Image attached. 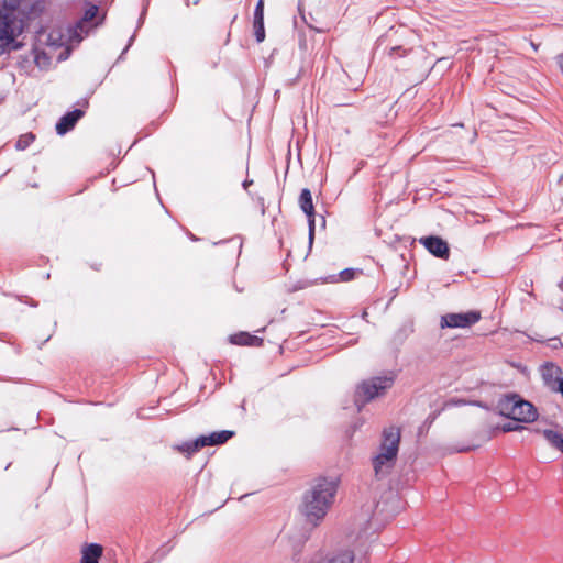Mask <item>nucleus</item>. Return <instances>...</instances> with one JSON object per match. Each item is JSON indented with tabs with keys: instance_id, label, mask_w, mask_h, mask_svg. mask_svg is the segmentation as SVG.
<instances>
[{
	"instance_id": "22",
	"label": "nucleus",
	"mask_w": 563,
	"mask_h": 563,
	"mask_svg": "<svg viewBox=\"0 0 563 563\" xmlns=\"http://www.w3.org/2000/svg\"><path fill=\"white\" fill-rule=\"evenodd\" d=\"M254 21H264V2L258 0L254 10Z\"/></svg>"
},
{
	"instance_id": "12",
	"label": "nucleus",
	"mask_w": 563,
	"mask_h": 563,
	"mask_svg": "<svg viewBox=\"0 0 563 563\" xmlns=\"http://www.w3.org/2000/svg\"><path fill=\"white\" fill-rule=\"evenodd\" d=\"M520 397L516 394H510L501 397L497 402L498 413L508 419L516 416V407Z\"/></svg>"
},
{
	"instance_id": "18",
	"label": "nucleus",
	"mask_w": 563,
	"mask_h": 563,
	"mask_svg": "<svg viewBox=\"0 0 563 563\" xmlns=\"http://www.w3.org/2000/svg\"><path fill=\"white\" fill-rule=\"evenodd\" d=\"M203 445H200V437L194 441L185 442L177 446V450L181 453H187L191 455L192 453L199 451Z\"/></svg>"
},
{
	"instance_id": "3",
	"label": "nucleus",
	"mask_w": 563,
	"mask_h": 563,
	"mask_svg": "<svg viewBox=\"0 0 563 563\" xmlns=\"http://www.w3.org/2000/svg\"><path fill=\"white\" fill-rule=\"evenodd\" d=\"M400 443V429L388 427L383 430L379 452L373 457V467L377 477L386 476L394 467Z\"/></svg>"
},
{
	"instance_id": "10",
	"label": "nucleus",
	"mask_w": 563,
	"mask_h": 563,
	"mask_svg": "<svg viewBox=\"0 0 563 563\" xmlns=\"http://www.w3.org/2000/svg\"><path fill=\"white\" fill-rule=\"evenodd\" d=\"M537 417L538 412L533 405L520 397L516 407V416H514L511 420L518 422H532Z\"/></svg>"
},
{
	"instance_id": "25",
	"label": "nucleus",
	"mask_w": 563,
	"mask_h": 563,
	"mask_svg": "<svg viewBox=\"0 0 563 563\" xmlns=\"http://www.w3.org/2000/svg\"><path fill=\"white\" fill-rule=\"evenodd\" d=\"M556 59H558V64L560 66V69L562 71V74H563V55L558 56Z\"/></svg>"
},
{
	"instance_id": "17",
	"label": "nucleus",
	"mask_w": 563,
	"mask_h": 563,
	"mask_svg": "<svg viewBox=\"0 0 563 563\" xmlns=\"http://www.w3.org/2000/svg\"><path fill=\"white\" fill-rule=\"evenodd\" d=\"M51 56L38 48L34 49V63L41 69H46L51 65Z\"/></svg>"
},
{
	"instance_id": "26",
	"label": "nucleus",
	"mask_w": 563,
	"mask_h": 563,
	"mask_svg": "<svg viewBox=\"0 0 563 563\" xmlns=\"http://www.w3.org/2000/svg\"><path fill=\"white\" fill-rule=\"evenodd\" d=\"M475 449V446H467V448H462V449H459L460 452H465V451H470V450H473Z\"/></svg>"
},
{
	"instance_id": "5",
	"label": "nucleus",
	"mask_w": 563,
	"mask_h": 563,
	"mask_svg": "<svg viewBox=\"0 0 563 563\" xmlns=\"http://www.w3.org/2000/svg\"><path fill=\"white\" fill-rule=\"evenodd\" d=\"M394 380L393 375H384L362 382L357 386L354 399L358 410H361L366 402L384 395L387 389L391 388Z\"/></svg>"
},
{
	"instance_id": "14",
	"label": "nucleus",
	"mask_w": 563,
	"mask_h": 563,
	"mask_svg": "<svg viewBox=\"0 0 563 563\" xmlns=\"http://www.w3.org/2000/svg\"><path fill=\"white\" fill-rule=\"evenodd\" d=\"M102 547L97 543H91L82 549V556L80 563H99L102 555Z\"/></svg>"
},
{
	"instance_id": "20",
	"label": "nucleus",
	"mask_w": 563,
	"mask_h": 563,
	"mask_svg": "<svg viewBox=\"0 0 563 563\" xmlns=\"http://www.w3.org/2000/svg\"><path fill=\"white\" fill-rule=\"evenodd\" d=\"M254 35L257 43H262L265 40L264 21H253Z\"/></svg>"
},
{
	"instance_id": "16",
	"label": "nucleus",
	"mask_w": 563,
	"mask_h": 563,
	"mask_svg": "<svg viewBox=\"0 0 563 563\" xmlns=\"http://www.w3.org/2000/svg\"><path fill=\"white\" fill-rule=\"evenodd\" d=\"M543 437L555 449L563 452V435L554 430H544Z\"/></svg>"
},
{
	"instance_id": "7",
	"label": "nucleus",
	"mask_w": 563,
	"mask_h": 563,
	"mask_svg": "<svg viewBox=\"0 0 563 563\" xmlns=\"http://www.w3.org/2000/svg\"><path fill=\"white\" fill-rule=\"evenodd\" d=\"M541 376L544 385L563 397V372L553 363H545L541 367Z\"/></svg>"
},
{
	"instance_id": "6",
	"label": "nucleus",
	"mask_w": 563,
	"mask_h": 563,
	"mask_svg": "<svg viewBox=\"0 0 563 563\" xmlns=\"http://www.w3.org/2000/svg\"><path fill=\"white\" fill-rule=\"evenodd\" d=\"M481 320V312L471 310L460 313H448L441 317L440 325L444 328H470Z\"/></svg>"
},
{
	"instance_id": "2",
	"label": "nucleus",
	"mask_w": 563,
	"mask_h": 563,
	"mask_svg": "<svg viewBox=\"0 0 563 563\" xmlns=\"http://www.w3.org/2000/svg\"><path fill=\"white\" fill-rule=\"evenodd\" d=\"M98 7L95 4H90L82 18L76 22L73 26H67L66 29H53L47 34L46 43L53 47H70L73 45L79 44L84 36L89 33L91 29L98 25V22H93L98 14Z\"/></svg>"
},
{
	"instance_id": "15",
	"label": "nucleus",
	"mask_w": 563,
	"mask_h": 563,
	"mask_svg": "<svg viewBox=\"0 0 563 563\" xmlns=\"http://www.w3.org/2000/svg\"><path fill=\"white\" fill-rule=\"evenodd\" d=\"M231 342L238 345H261L263 340L258 336L241 332L231 336Z\"/></svg>"
},
{
	"instance_id": "13",
	"label": "nucleus",
	"mask_w": 563,
	"mask_h": 563,
	"mask_svg": "<svg viewBox=\"0 0 563 563\" xmlns=\"http://www.w3.org/2000/svg\"><path fill=\"white\" fill-rule=\"evenodd\" d=\"M233 437L232 431H219V432H212L209 435H201L200 437V445L208 446V445H218L227 442L230 438Z\"/></svg>"
},
{
	"instance_id": "1",
	"label": "nucleus",
	"mask_w": 563,
	"mask_h": 563,
	"mask_svg": "<svg viewBox=\"0 0 563 563\" xmlns=\"http://www.w3.org/2000/svg\"><path fill=\"white\" fill-rule=\"evenodd\" d=\"M339 487L336 478L320 477L305 493L301 511L306 520L318 526L332 507Z\"/></svg>"
},
{
	"instance_id": "9",
	"label": "nucleus",
	"mask_w": 563,
	"mask_h": 563,
	"mask_svg": "<svg viewBox=\"0 0 563 563\" xmlns=\"http://www.w3.org/2000/svg\"><path fill=\"white\" fill-rule=\"evenodd\" d=\"M419 242L434 256L448 260L450 249L448 243L439 236H424Z\"/></svg>"
},
{
	"instance_id": "24",
	"label": "nucleus",
	"mask_w": 563,
	"mask_h": 563,
	"mask_svg": "<svg viewBox=\"0 0 563 563\" xmlns=\"http://www.w3.org/2000/svg\"><path fill=\"white\" fill-rule=\"evenodd\" d=\"M354 275H355V271L354 269H350V268L343 269L340 273L341 279L343 282H349V280L353 279Z\"/></svg>"
},
{
	"instance_id": "27",
	"label": "nucleus",
	"mask_w": 563,
	"mask_h": 563,
	"mask_svg": "<svg viewBox=\"0 0 563 563\" xmlns=\"http://www.w3.org/2000/svg\"><path fill=\"white\" fill-rule=\"evenodd\" d=\"M399 49H400V46L393 47L391 51H390V55L395 54Z\"/></svg>"
},
{
	"instance_id": "4",
	"label": "nucleus",
	"mask_w": 563,
	"mask_h": 563,
	"mask_svg": "<svg viewBox=\"0 0 563 563\" xmlns=\"http://www.w3.org/2000/svg\"><path fill=\"white\" fill-rule=\"evenodd\" d=\"M19 0H2L0 5V52H5L23 31Z\"/></svg>"
},
{
	"instance_id": "19",
	"label": "nucleus",
	"mask_w": 563,
	"mask_h": 563,
	"mask_svg": "<svg viewBox=\"0 0 563 563\" xmlns=\"http://www.w3.org/2000/svg\"><path fill=\"white\" fill-rule=\"evenodd\" d=\"M35 136L32 133L23 134L16 141L15 147L20 151L25 150L34 141Z\"/></svg>"
},
{
	"instance_id": "28",
	"label": "nucleus",
	"mask_w": 563,
	"mask_h": 563,
	"mask_svg": "<svg viewBox=\"0 0 563 563\" xmlns=\"http://www.w3.org/2000/svg\"><path fill=\"white\" fill-rule=\"evenodd\" d=\"M560 288L563 289V280L559 284Z\"/></svg>"
},
{
	"instance_id": "23",
	"label": "nucleus",
	"mask_w": 563,
	"mask_h": 563,
	"mask_svg": "<svg viewBox=\"0 0 563 563\" xmlns=\"http://www.w3.org/2000/svg\"><path fill=\"white\" fill-rule=\"evenodd\" d=\"M352 559L346 554H340L331 558L327 563H351Z\"/></svg>"
},
{
	"instance_id": "29",
	"label": "nucleus",
	"mask_w": 563,
	"mask_h": 563,
	"mask_svg": "<svg viewBox=\"0 0 563 563\" xmlns=\"http://www.w3.org/2000/svg\"><path fill=\"white\" fill-rule=\"evenodd\" d=\"M562 178H563V175H562Z\"/></svg>"
},
{
	"instance_id": "21",
	"label": "nucleus",
	"mask_w": 563,
	"mask_h": 563,
	"mask_svg": "<svg viewBox=\"0 0 563 563\" xmlns=\"http://www.w3.org/2000/svg\"><path fill=\"white\" fill-rule=\"evenodd\" d=\"M520 429H522V427L518 423V421H515V420L504 423L500 427L495 428V430H500L503 432H511V431H517Z\"/></svg>"
},
{
	"instance_id": "11",
	"label": "nucleus",
	"mask_w": 563,
	"mask_h": 563,
	"mask_svg": "<svg viewBox=\"0 0 563 563\" xmlns=\"http://www.w3.org/2000/svg\"><path fill=\"white\" fill-rule=\"evenodd\" d=\"M84 110L76 109L64 114L56 124V132L64 135L74 129L77 121L84 115Z\"/></svg>"
},
{
	"instance_id": "8",
	"label": "nucleus",
	"mask_w": 563,
	"mask_h": 563,
	"mask_svg": "<svg viewBox=\"0 0 563 563\" xmlns=\"http://www.w3.org/2000/svg\"><path fill=\"white\" fill-rule=\"evenodd\" d=\"M299 207L302 210V212L308 218V227H309V242L312 244L313 238H314V230H316V217H314V206L312 201V195L310 189L303 188L299 196Z\"/></svg>"
}]
</instances>
